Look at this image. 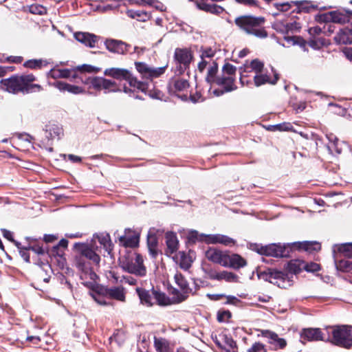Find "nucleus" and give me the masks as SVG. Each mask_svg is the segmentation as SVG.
<instances>
[{
	"mask_svg": "<svg viewBox=\"0 0 352 352\" xmlns=\"http://www.w3.org/2000/svg\"><path fill=\"white\" fill-rule=\"evenodd\" d=\"M43 63L41 59H32L27 60L23 65L30 69H39L43 66Z\"/></svg>",
	"mask_w": 352,
	"mask_h": 352,
	"instance_id": "nucleus-51",
	"label": "nucleus"
},
{
	"mask_svg": "<svg viewBox=\"0 0 352 352\" xmlns=\"http://www.w3.org/2000/svg\"><path fill=\"white\" fill-rule=\"evenodd\" d=\"M154 344L157 349V351L160 352H166L168 344L167 341L164 338H155Z\"/></svg>",
	"mask_w": 352,
	"mask_h": 352,
	"instance_id": "nucleus-45",
	"label": "nucleus"
},
{
	"mask_svg": "<svg viewBox=\"0 0 352 352\" xmlns=\"http://www.w3.org/2000/svg\"><path fill=\"white\" fill-rule=\"evenodd\" d=\"M105 46L107 49L113 53L118 54H124L128 52L129 45L122 42V41L115 39L106 40Z\"/></svg>",
	"mask_w": 352,
	"mask_h": 352,
	"instance_id": "nucleus-17",
	"label": "nucleus"
},
{
	"mask_svg": "<svg viewBox=\"0 0 352 352\" xmlns=\"http://www.w3.org/2000/svg\"><path fill=\"white\" fill-rule=\"evenodd\" d=\"M262 335L270 340V342L278 346L280 349H283L287 345V342L284 338H279L278 336L271 331L263 330L262 331Z\"/></svg>",
	"mask_w": 352,
	"mask_h": 352,
	"instance_id": "nucleus-27",
	"label": "nucleus"
},
{
	"mask_svg": "<svg viewBox=\"0 0 352 352\" xmlns=\"http://www.w3.org/2000/svg\"><path fill=\"white\" fill-rule=\"evenodd\" d=\"M299 249L304 250L309 252H317L320 250L321 245L316 241H304L298 243Z\"/></svg>",
	"mask_w": 352,
	"mask_h": 352,
	"instance_id": "nucleus-36",
	"label": "nucleus"
},
{
	"mask_svg": "<svg viewBox=\"0 0 352 352\" xmlns=\"http://www.w3.org/2000/svg\"><path fill=\"white\" fill-rule=\"evenodd\" d=\"M157 238L154 230H150L147 235V245L149 253L153 258L157 254Z\"/></svg>",
	"mask_w": 352,
	"mask_h": 352,
	"instance_id": "nucleus-28",
	"label": "nucleus"
},
{
	"mask_svg": "<svg viewBox=\"0 0 352 352\" xmlns=\"http://www.w3.org/2000/svg\"><path fill=\"white\" fill-rule=\"evenodd\" d=\"M77 245L80 246V254L75 257V266L80 272V277L82 280V283L87 287H92L96 283L98 276L91 268L90 263L87 261V259L98 265L100 261V257L88 245L76 243V246Z\"/></svg>",
	"mask_w": 352,
	"mask_h": 352,
	"instance_id": "nucleus-1",
	"label": "nucleus"
},
{
	"mask_svg": "<svg viewBox=\"0 0 352 352\" xmlns=\"http://www.w3.org/2000/svg\"><path fill=\"white\" fill-rule=\"evenodd\" d=\"M218 71V65L215 61L212 62V65L208 67L206 80L209 83H217L216 76Z\"/></svg>",
	"mask_w": 352,
	"mask_h": 352,
	"instance_id": "nucleus-40",
	"label": "nucleus"
},
{
	"mask_svg": "<svg viewBox=\"0 0 352 352\" xmlns=\"http://www.w3.org/2000/svg\"><path fill=\"white\" fill-rule=\"evenodd\" d=\"M178 263L182 269L187 270L191 267L192 260L189 255L184 252H179Z\"/></svg>",
	"mask_w": 352,
	"mask_h": 352,
	"instance_id": "nucleus-39",
	"label": "nucleus"
},
{
	"mask_svg": "<svg viewBox=\"0 0 352 352\" xmlns=\"http://www.w3.org/2000/svg\"><path fill=\"white\" fill-rule=\"evenodd\" d=\"M67 245H68V241L66 239H61L58 244L54 247V250H53V252L57 254H59V253L58 252V250L59 249V248H66L67 247Z\"/></svg>",
	"mask_w": 352,
	"mask_h": 352,
	"instance_id": "nucleus-60",
	"label": "nucleus"
},
{
	"mask_svg": "<svg viewBox=\"0 0 352 352\" xmlns=\"http://www.w3.org/2000/svg\"><path fill=\"white\" fill-rule=\"evenodd\" d=\"M91 296L98 304L101 305H107L106 301L99 294H91Z\"/></svg>",
	"mask_w": 352,
	"mask_h": 352,
	"instance_id": "nucleus-63",
	"label": "nucleus"
},
{
	"mask_svg": "<svg viewBox=\"0 0 352 352\" xmlns=\"http://www.w3.org/2000/svg\"><path fill=\"white\" fill-rule=\"evenodd\" d=\"M263 67L264 64L261 61L258 59H254L250 63L244 65V72H254L256 74L262 72Z\"/></svg>",
	"mask_w": 352,
	"mask_h": 352,
	"instance_id": "nucleus-32",
	"label": "nucleus"
},
{
	"mask_svg": "<svg viewBox=\"0 0 352 352\" xmlns=\"http://www.w3.org/2000/svg\"><path fill=\"white\" fill-rule=\"evenodd\" d=\"M302 268H303V263H300L299 261L295 260L289 262L285 270L287 273L292 274V280H294V275L299 273Z\"/></svg>",
	"mask_w": 352,
	"mask_h": 352,
	"instance_id": "nucleus-34",
	"label": "nucleus"
},
{
	"mask_svg": "<svg viewBox=\"0 0 352 352\" xmlns=\"http://www.w3.org/2000/svg\"><path fill=\"white\" fill-rule=\"evenodd\" d=\"M193 59L190 50L188 48H176L174 53V60L179 67V72L187 69Z\"/></svg>",
	"mask_w": 352,
	"mask_h": 352,
	"instance_id": "nucleus-10",
	"label": "nucleus"
},
{
	"mask_svg": "<svg viewBox=\"0 0 352 352\" xmlns=\"http://www.w3.org/2000/svg\"><path fill=\"white\" fill-rule=\"evenodd\" d=\"M74 38L87 47L93 48L98 41V37L89 32H78L74 33Z\"/></svg>",
	"mask_w": 352,
	"mask_h": 352,
	"instance_id": "nucleus-18",
	"label": "nucleus"
},
{
	"mask_svg": "<svg viewBox=\"0 0 352 352\" xmlns=\"http://www.w3.org/2000/svg\"><path fill=\"white\" fill-rule=\"evenodd\" d=\"M275 130L284 131H289L292 128V126L289 123H283L278 124L273 126Z\"/></svg>",
	"mask_w": 352,
	"mask_h": 352,
	"instance_id": "nucleus-58",
	"label": "nucleus"
},
{
	"mask_svg": "<svg viewBox=\"0 0 352 352\" xmlns=\"http://www.w3.org/2000/svg\"><path fill=\"white\" fill-rule=\"evenodd\" d=\"M143 263V258L140 254L133 253L127 257L122 258L120 265L124 271L142 277L146 274V269Z\"/></svg>",
	"mask_w": 352,
	"mask_h": 352,
	"instance_id": "nucleus-5",
	"label": "nucleus"
},
{
	"mask_svg": "<svg viewBox=\"0 0 352 352\" xmlns=\"http://www.w3.org/2000/svg\"><path fill=\"white\" fill-rule=\"evenodd\" d=\"M236 72V67L233 65L227 63L223 66L221 76H232L235 78Z\"/></svg>",
	"mask_w": 352,
	"mask_h": 352,
	"instance_id": "nucleus-46",
	"label": "nucleus"
},
{
	"mask_svg": "<svg viewBox=\"0 0 352 352\" xmlns=\"http://www.w3.org/2000/svg\"><path fill=\"white\" fill-rule=\"evenodd\" d=\"M208 278L211 280H224L227 282H236L238 276L230 272L222 271L217 272L215 271H210L208 273Z\"/></svg>",
	"mask_w": 352,
	"mask_h": 352,
	"instance_id": "nucleus-22",
	"label": "nucleus"
},
{
	"mask_svg": "<svg viewBox=\"0 0 352 352\" xmlns=\"http://www.w3.org/2000/svg\"><path fill=\"white\" fill-rule=\"evenodd\" d=\"M223 344V349L226 352H236V344L235 341L227 335L220 336Z\"/></svg>",
	"mask_w": 352,
	"mask_h": 352,
	"instance_id": "nucleus-37",
	"label": "nucleus"
},
{
	"mask_svg": "<svg viewBox=\"0 0 352 352\" xmlns=\"http://www.w3.org/2000/svg\"><path fill=\"white\" fill-rule=\"evenodd\" d=\"M303 268H305L307 272H314L320 270V265L315 263H310L306 265L303 263Z\"/></svg>",
	"mask_w": 352,
	"mask_h": 352,
	"instance_id": "nucleus-56",
	"label": "nucleus"
},
{
	"mask_svg": "<svg viewBox=\"0 0 352 352\" xmlns=\"http://www.w3.org/2000/svg\"><path fill=\"white\" fill-rule=\"evenodd\" d=\"M300 336L302 342L326 340L320 328H305L300 331Z\"/></svg>",
	"mask_w": 352,
	"mask_h": 352,
	"instance_id": "nucleus-14",
	"label": "nucleus"
},
{
	"mask_svg": "<svg viewBox=\"0 0 352 352\" xmlns=\"http://www.w3.org/2000/svg\"><path fill=\"white\" fill-rule=\"evenodd\" d=\"M104 74L114 79L127 80L131 87L137 88L142 91H145L147 89V85L140 82L136 78L132 76L131 72L126 69L119 67H110L104 71Z\"/></svg>",
	"mask_w": 352,
	"mask_h": 352,
	"instance_id": "nucleus-6",
	"label": "nucleus"
},
{
	"mask_svg": "<svg viewBox=\"0 0 352 352\" xmlns=\"http://www.w3.org/2000/svg\"><path fill=\"white\" fill-rule=\"evenodd\" d=\"M232 314L228 310H219L217 313V320L219 322H228Z\"/></svg>",
	"mask_w": 352,
	"mask_h": 352,
	"instance_id": "nucleus-50",
	"label": "nucleus"
},
{
	"mask_svg": "<svg viewBox=\"0 0 352 352\" xmlns=\"http://www.w3.org/2000/svg\"><path fill=\"white\" fill-rule=\"evenodd\" d=\"M52 85L60 91H67L72 94H80L85 93V89L82 87L62 81L54 82Z\"/></svg>",
	"mask_w": 352,
	"mask_h": 352,
	"instance_id": "nucleus-23",
	"label": "nucleus"
},
{
	"mask_svg": "<svg viewBox=\"0 0 352 352\" xmlns=\"http://www.w3.org/2000/svg\"><path fill=\"white\" fill-rule=\"evenodd\" d=\"M71 70L69 69L53 68L48 73V76L54 79L68 78H69Z\"/></svg>",
	"mask_w": 352,
	"mask_h": 352,
	"instance_id": "nucleus-35",
	"label": "nucleus"
},
{
	"mask_svg": "<svg viewBox=\"0 0 352 352\" xmlns=\"http://www.w3.org/2000/svg\"><path fill=\"white\" fill-rule=\"evenodd\" d=\"M264 349V346L262 344L255 343L248 350V352H262Z\"/></svg>",
	"mask_w": 352,
	"mask_h": 352,
	"instance_id": "nucleus-59",
	"label": "nucleus"
},
{
	"mask_svg": "<svg viewBox=\"0 0 352 352\" xmlns=\"http://www.w3.org/2000/svg\"><path fill=\"white\" fill-rule=\"evenodd\" d=\"M135 68L140 73L142 78L147 80H152L155 78L160 77L162 75L167 67V66L160 67H152L148 64L142 62L135 63Z\"/></svg>",
	"mask_w": 352,
	"mask_h": 352,
	"instance_id": "nucleus-9",
	"label": "nucleus"
},
{
	"mask_svg": "<svg viewBox=\"0 0 352 352\" xmlns=\"http://www.w3.org/2000/svg\"><path fill=\"white\" fill-rule=\"evenodd\" d=\"M316 19L319 23L344 24L349 21V16L340 11H331L318 14Z\"/></svg>",
	"mask_w": 352,
	"mask_h": 352,
	"instance_id": "nucleus-11",
	"label": "nucleus"
},
{
	"mask_svg": "<svg viewBox=\"0 0 352 352\" xmlns=\"http://www.w3.org/2000/svg\"><path fill=\"white\" fill-rule=\"evenodd\" d=\"M105 296L118 301L124 302L126 298V291L122 286L106 287L102 289Z\"/></svg>",
	"mask_w": 352,
	"mask_h": 352,
	"instance_id": "nucleus-16",
	"label": "nucleus"
},
{
	"mask_svg": "<svg viewBox=\"0 0 352 352\" xmlns=\"http://www.w3.org/2000/svg\"><path fill=\"white\" fill-rule=\"evenodd\" d=\"M103 79L104 78L102 77L96 76L94 78H87L84 82L85 84H90L91 87L96 90L100 91L102 89Z\"/></svg>",
	"mask_w": 352,
	"mask_h": 352,
	"instance_id": "nucleus-41",
	"label": "nucleus"
},
{
	"mask_svg": "<svg viewBox=\"0 0 352 352\" xmlns=\"http://www.w3.org/2000/svg\"><path fill=\"white\" fill-rule=\"evenodd\" d=\"M257 252L260 254L274 257H283L287 256V252L284 245L280 243H272L265 246H261L257 249Z\"/></svg>",
	"mask_w": 352,
	"mask_h": 352,
	"instance_id": "nucleus-13",
	"label": "nucleus"
},
{
	"mask_svg": "<svg viewBox=\"0 0 352 352\" xmlns=\"http://www.w3.org/2000/svg\"><path fill=\"white\" fill-rule=\"evenodd\" d=\"M2 232H3V236L6 239L10 241L11 242H12L14 244V241H16L13 239V233L12 232L4 229L2 230Z\"/></svg>",
	"mask_w": 352,
	"mask_h": 352,
	"instance_id": "nucleus-64",
	"label": "nucleus"
},
{
	"mask_svg": "<svg viewBox=\"0 0 352 352\" xmlns=\"http://www.w3.org/2000/svg\"><path fill=\"white\" fill-rule=\"evenodd\" d=\"M32 251L37 254L38 255H43L46 253V250L42 246L38 244H36L35 242L33 243Z\"/></svg>",
	"mask_w": 352,
	"mask_h": 352,
	"instance_id": "nucleus-57",
	"label": "nucleus"
},
{
	"mask_svg": "<svg viewBox=\"0 0 352 352\" xmlns=\"http://www.w3.org/2000/svg\"><path fill=\"white\" fill-rule=\"evenodd\" d=\"M337 269L342 272H350L352 270V261L349 260H340L336 264Z\"/></svg>",
	"mask_w": 352,
	"mask_h": 352,
	"instance_id": "nucleus-49",
	"label": "nucleus"
},
{
	"mask_svg": "<svg viewBox=\"0 0 352 352\" xmlns=\"http://www.w3.org/2000/svg\"><path fill=\"white\" fill-rule=\"evenodd\" d=\"M76 70L81 72L94 73L98 71V68H96L90 65H79L76 68Z\"/></svg>",
	"mask_w": 352,
	"mask_h": 352,
	"instance_id": "nucleus-55",
	"label": "nucleus"
},
{
	"mask_svg": "<svg viewBox=\"0 0 352 352\" xmlns=\"http://www.w3.org/2000/svg\"><path fill=\"white\" fill-rule=\"evenodd\" d=\"M140 234L135 230L126 228L124 234L118 237L120 245L135 248L139 244Z\"/></svg>",
	"mask_w": 352,
	"mask_h": 352,
	"instance_id": "nucleus-12",
	"label": "nucleus"
},
{
	"mask_svg": "<svg viewBox=\"0 0 352 352\" xmlns=\"http://www.w3.org/2000/svg\"><path fill=\"white\" fill-rule=\"evenodd\" d=\"M338 250L346 257L352 258V243L338 245Z\"/></svg>",
	"mask_w": 352,
	"mask_h": 352,
	"instance_id": "nucleus-47",
	"label": "nucleus"
},
{
	"mask_svg": "<svg viewBox=\"0 0 352 352\" xmlns=\"http://www.w3.org/2000/svg\"><path fill=\"white\" fill-rule=\"evenodd\" d=\"M124 281L130 285H135L137 283V280L131 276H123L121 282Z\"/></svg>",
	"mask_w": 352,
	"mask_h": 352,
	"instance_id": "nucleus-61",
	"label": "nucleus"
},
{
	"mask_svg": "<svg viewBox=\"0 0 352 352\" xmlns=\"http://www.w3.org/2000/svg\"><path fill=\"white\" fill-rule=\"evenodd\" d=\"M35 80V76L32 74L13 75L8 78L2 79L0 83L1 88L9 93L28 94L36 90H42L41 85L32 83Z\"/></svg>",
	"mask_w": 352,
	"mask_h": 352,
	"instance_id": "nucleus-2",
	"label": "nucleus"
},
{
	"mask_svg": "<svg viewBox=\"0 0 352 352\" xmlns=\"http://www.w3.org/2000/svg\"><path fill=\"white\" fill-rule=\"evenodd\" d=\"M235 78L232 76H221L217 78V83L219 85H223L226 92L231 91L236 89L234 85ZM217 96H220L224 93V91L215 90L214 91Z\"/></svg>",
	"mask_w": 352,
	"mask_h": 352,
	"instance_id": "nucleus-19",
	"label": "nucleus"
},
{
	"mask_svg": "<svg viewBox=\"0 0 352 352\" xmlns=\"http://www.w3.org/2000/svg\"><path fill=\"white\" fill-rule=\"evenodd\" d=\"M96 240H98L105 251L108 253L111 252L112 250V244L110 236L108 233L102 232L94 235L93 241H96Z\"/></svg>",
	"mask_w": 352,
	"mask_h": 352,
	"instance_id": "nucleus-29",
	"label": "nucleus"
},
{
	"mask_svg": "<svg viewBox=\"0 0 352 352\" xmlns=\"http://www.w3.org/2000/svg\"><path fill=\"white\" fill-rule=\"evenodd\" d=\"M329 139V144H328V148L331 153H336L338 154L341 153L342 152V148L339 145V140L336 137L330 138Z\"/></svg>",
	"mask_w": 352,
	"mask_h": 352,
	"instance_id": "nucleus-43",
	"label": "nucleus"
},
{
	"mask_svg": "<svg viewBox=\"0 0 352 352\" xmlns=\"http://www.w3.org/2000/svg\"><path fill=\"white\" fill-rule=\"evenodd\" d=\"M276 7L278 10H279L282 12H286L290 9L291 5L288 2L283 3H276Z\"/></svg>",
	"mask_w": 352,
	"mask_h": 352,
	"instance_id": "nucleus-62",
	"label": "nucleus"
},
{
	"mask_svg": "<svg viewBox=\"0 0 352 352\" xmlns=\"http://www.w3.org/2000/svg\"><path fill=\"white\" fill-rule=\"evenodd\" d=\"M207 258L215 263L222 266H228V255L223 254L221 251L210 248L206 252Z\"/></svg>",
	"mask_w": 352,
	"mask_h": 352,
	"instance_id": "nucleus-15",
	"label": "nucleus"
},
{
	"mask_svg": "<svg viewBox=\"0 0 352 352\" xmlns=\"http://www.w3.org/2000/svg\"><path fill=\"white\" fill-rule=\"evenodd\" d=\"M154 298L160 305H166L168 304V299L166 295L160 292H154Z\"/></svg>",
	"mask_w": 352,
	"mask_h": 352,
	"instance_id": "nucleus-53",
	"label": "nucleus"
},
{
	"mask_svg": "<svg viewBox=\"0 0 352 352\" xmlns=\"http://www.w3.org/2000/svg\"><path fill=\"white\" fill-rule=\"evenodd\" d=\"M126 14L131 19H136L140 21H146L150 18V15L143 10H129L126 12Z\"/></svg>",
	"mask_w": 352,
	"mask_h": 352,
	"instance_id": "nucleus-38",
	"label": "nucleus"
},
{
	"mask_svg": "<svg viewBox=\"0 0 352 352\" xmlns=\"http://www.w3.org/2000/svg\"><path fill=\"white\" fill-rule=\"evenodd\" d=\"M213 60H210L207 58H201V60L198 63L197 68L200 72H203L207 66L208 67L212 65V62Z\"/></svg>",
	"mask_w": 352,
	"mask_h": 352,
	"instance_id": "nucleus-54",
	"label": "nucleus"
},
{
	"mask_svg": "<svg viewBox=\"0 0 352 352\" xmlns=\"http://www.w3.org/2000/svg\"><path fill=\"white\" fill-rule=\"evenodd\" d=\"M28 10L34 14L43 15L47 13L46 8L39 4H32L28 6Z\"/></svg>",
	"mask_w": 352,
	"mask_h": 352,
	"instance_id": "nucleus-48",
	"label": "nucleus"
},
{
	"mask_svg": "<svg viewBox=\"0 0 352 352\" xmlns=\"http://www.w3.org/2000/svg\"><path fill=\"white\" fill-rule=\"evenodd\" d=\"M199 53L200 58H207L210 60H213V57L216 54V50L210 47H201Z\"/></svg>",
	"mask_w": 352,
	"mask_h": 352,
	"instance_id": "nucleus-44",
	"label": "nucleus"
},
{
	"mask_svg": "<svg viewBox=\"0 0 352 352\" xmlns=\"http://www.w3.org/2000/svg\"><path fill=\"white\" fill-rule=\"evenodd\" d=\"M263 275L266 280L280 288L286 289L294 283L292 274L287 273L285 270L281 271L274 268L268 269L264 272Z\"/></svg>",
	"mask_w": 352,
	"mask_h": 352,
	"instance_id": "nucleus-7",
	"label": "nucleus"
},
{
	"mask_svg": "<svg viewBox=\"0 0 352 352\" xmlns=\"http://www.w3.org/2000/svg\"><path fill=\"white\" fill-rule=\"evenodd\" d=\"M14 245L18 248V250L19 251V254H20L21 256L23 258V259L26 263H30V254L25 250L23 249V246L21 245V243H19L18 241H14Z\"/></svg>",
	"mask_w": 352,
	"mask_h": 352,
	"instance_id": "nucleus-52",
	"label": "nucleus"
},
{
	"mask_svg": "<svg viewBox=\"0 0 352 352\" xmlns=\"http://www.w3.org/2000/svg\"><path fill=\"white\" fill-rule=\"evenodd\" d=\"M166 243L167 245L166 254H173L178 249L179 241L175 233L169 232L165 235Z\"/></svg>",
	"mask_w": 352,
	"mask_h": 352,
	"instance_id": "nucleus-26",
	"label": "nucleus"
},
{
	"mask_svg": "<svg viewBox=\"0 0 352 352\" xmlns=\"http://www.w3.org/2000/svg\"><path fill=\"white\" fill-rule=\"evenodd\" d=\"M102 82V89L104 90L105 93L116 92L120 91L115 81L104 78Z\"/></svg>",
	"mask_w": 352,
	"mask_h": 352,
	"instance_id": "nucleus-42",
	"label": "nucleus"
},
{
	"mask_svg": "<svg viewBox=\"0 0 352 352\" xmlns=\"http://www.w3.org/2000/svg\"><path fill=\"white\" fill-rule=\"evenodd\" d=\"M206 242L208 243H221L225 245H229L231 244H234L235 241L233 239L220 234H209L206 236Z\"/></svg>",
	"mask_w": 352,
	"mask_h": 352,
	"instance_id": "nucleus-24",
	"label": "nucleus"
},
{
	"mask_svg": "<svg viewBox=\"0 0 352 352\" xmlns=\"http://www.w3.org/2000/svg\"><path fill=\"white\" fill-rule=\"evenodd\" d=\"M246 265L245 260L239 254L228 256V266L239 269Z\"/></svg>",
	"mask_w": 352,
	"mask_h": 352,
	"instance_id": "nucleus-33",
	"label": "nucleus"
},
{
	"mask_svg": "<svg viewBox=\"0 0 352 352\" xmlns=\"http://www.w3.org/2000/svg\"><path fill=\"white\" fill-rule=\"evenodd\" d=\"M45 133L49 140L59 139L63 134V129L57 124H50L46 126Z\"/></svg>",
	"mask_w": 352,
	"mask_h": 352,
	"instance_id": "nucleus-30",
	"label": "nucleus"
},
{
	"mask_svg": "<svg viewBox=\"0 0 352 352\" xmlns=\"http://www.w3.org/2000/svg\"><path fill=\"white\" fill-rule=\"evenodd\" d=\"M189 87L188 81L180 77L170 79L168 83V90L170 94H176L177 91H183Z\"/></svg>",
	"mask_w": 352,
	"mask_h": 352,
	"instance_id": "nucleus-20",
	"label": "nucleus"
},
{
	"mask_svg": "<svg viewBox=\"0 0 352 352\" xmlns=\"http://www.w3.org/2000/svg\"><path fill=\"white\" fill-rule=\"evenodd\" d=\"M328 335L327 341L349 349L352 346V327L348 325L329 326L325 328Z\"/></svg>",
	"mask_w": 352,
	"mask_h": 352,
	"instance_id": "nucleus-4",
	"label": "nucleus"
},
{
	"mask_svg": "<svg viewBox=\"0 0 352 352\" xmlns=\"http://www.w3.org/2000/svg\"><path fill=\"white\" fill-rule=\"evenodd\" d=\"M174 280L176 285L180 288L181 291L175 290L174 301L179 303L188 298L192 289L189 287L188 283L182 273L177 272L174 275Z\"/></svg>",
	"mask_w": 352,
	"mask_h": 352,
	"instance_id": "nucleus-8",
	"label": "nucleus"
},
{
	"mask_svg": "<svg viewBox=\"0 0 352 352\" xmlns=\"http://www.w3.org/2000/svg\"><path fill=\"white\" fill-rule=\"evenodd\" d=\"M235 24L246 34L263 38L267 36V32L263 27L265 19L259 16H241L236 18Z\"/></svg>",
	"mask_w": 352,
	"mask_h": 352,
	"instance_id": "nucleus-3",
	"label": "nucleus"
},
{
	"mask_svg": "<svg viewBox=\"0 0 352 352\" xmlns=\"http://www.w3.org/2000/svg\"><path fill=\"white\" fill-rule=\"evenodd\" d=\"M334 41L338 44L352 43V30L349 28L341 29L334 37Z\"/></svg>",
	"mask_w": 352,
	"mask_h": 352,
	"instance_id": "nucleus-25",
	"label": "nucleus"
},
{
	"mask_svg": "<svg viewBox=\"0 0 352 352\" xmlns=\"http://www.w3.org/2000/svg\"><path fill=\"white\" fill-rule=\"evenodd\" d=\"M136 292L142 304L147 307H151L153 305V300L154 298L148 291L140 287H137Z\"/></svg>",
	"mask_w": 352,
	"mask_h": 352,
	"instance_id": "nucleus-31",
	"label": "nucleus"
},
{
	"mask_svg": "<svg viewBox=\"0 0 352 352\" xmlns=\"http://www.w3.org/2000/svg\"><path fill=\"white\" fill-rule=\"evenodd\" d=\"M272 72L274 73V77L270 78L267 74H264L262 72L256 74L254 76V82L255 86L259 87L266 83H270L272 85H275L279 77L278 74L272 69Z\"/></svg>",
	"mask_w": 352,
	"mask_h": 352,
	"instance_id": "nucleus-21",
	"label": "nucleus"
}]
</instances>
